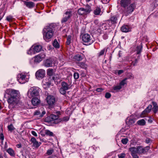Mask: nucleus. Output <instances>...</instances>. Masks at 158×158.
Returning a JSON list of instances; mask_svg holds the SVG:
<instances>
[{
	"label": "nucleus",
	"mask_w": 158,
	"mask_h": 158,
	"mask_svg": "<svg viewBox=\"0 0 158 158\" xmlns=\"http://www.w3.org/2000/svg\"><path fill=\"white\" fill-rule=\"evenodd\" d=\"M19 93L18 90L11 89H7L5 91L4 97L7 99L10 108H18L19 107V99L18 96Z\"/></svg>",
	"instance_id": "obj_1"
},
{
	"label": "nucleus",
	"mask_w": 158,
	"mask_h": 158,
	"mask_svg": "<svg viewBox=\"0 0 158 158\" xmlns=\"http://www.w3.org/2000/svg\"><path fill=\"white\" fill-rule=\"evenodd\" d=\"M130 0H121L120 5L123 8V12L126 16H128L131 14L136 7L135 4L134 3L130 4Z\"/></svg>",
	"instance_id": "obj_2"
},
{
	"label": "nucleus",
	"mask_w": 158,
	"mask_h": 158,
	"mask_svg": "<svg viewBox=\"0 0 158 158\" xmlns=\"http://www.w3.org/2000/svg\"><path fill=\"white\" fill-rule=\"evenodd\" d=\"M40 91V89L38 87H31L28 91L27 96L29 98L37 97L39 96Z\"/></svg>",
	"instance_id": "obj_3"
},
{
	"label": "nucleus",
	"mask_w": 158,
	"mask_h": 158,
	"mask_svg": "<svg viewBox=\"0 0 158 158\" xmlns=\"http://www.w3.org/2000/svg\"><path fill=\"white\" fill-rule=\"evenodd\" d=\"M91 11V6L87 4L85 6V8L81 7L79 9L77 10V13L80 15L85 17Z\"/></svg>",
	"instance_id": "obj_4"
},
{
	"label": "nucleus",
	"mask_w": 158,
	"mask_h": 158,
	"mask_svg": "<svg viewBox=\"0 0 158 158\" xmlns=\"http://www.w3.org/2000/svg\"><path fill=\"white\" fill-rule=\"evenodd\" d=\"M54 113L56 114L57 115L54 114L50 115V126L52 125V123L57 124L60 122V119H58L59 115H60V112L57 111Z\"/></svg>",
	"instance_id": "obj_5"
},
{
	"label": "nucleus",
	"mask_w": 158,
	"mask_h": 158,
	"mask_svg": "<svg viewBox=\"0 0 158 158\" xmlns=\"http://www.w3.org/2000/svg\"><path fill=\"white\" fill-rule=\"evenodd\" d=\"M72 11L68 10L66 11L64 14L63 17L62 19L61 22L63 23H65L69 20L72 17Z\"/></svg>",
	"instance_id": "obj_6"
},
{
	"label": "nucleus",
	"mask_w": 158,
	"mask_h": 158,
	"mask_svg": "<svg viewBox=\"0 0 158 158\" xmlns=\"http://www.w3.org/2000/svg\"><path fill=\"white\" fill-rule=\"evenodd\" d=\"M57 64L56 58L55 57L50 58V67L53 66L54 69H50V77L53 74L56 70V66Z\"/></svg>",
	"instance_id": "obj_7"
},
{
	"label": "nucleus",
	"mask_w": 158,
	"mask_h": 158,
	"mask_svg": "<svg viewBox=\"0 0 158 158\" xmlns=\"http://www.w3.org/2000/svg\"><path fill=\"white\" fill-rule=\"evenodd\" d=\"M61 87L60 89V93L64 95L66 93V91L70 89V85L65 81H63L61 83Z\"/></svg>",
	"instance_id": "obj_8"
},
{
	"label": "nucleus",
	"mask_w": 158,
	"mask_h": 158,
	"mask_svg": "<svg viewBox=\"0 0 158 158\" xmlns=\"http://www.w3.org/2000/svg\"><path fill=\"white\" fill-rule=\"evenodd\" d=\"M47 77L44 78L43 81V86L45 89H48L49 87V69L47 70Z\"/></svg>",
	"instance_id": "obj_9"
},
{
	"label": "nucleus",
	"mask_w": 158,
	"mask_h": 158,
	"mask_svg": "<svg viewBox=\"0 0 158 158\" xmlns=\"http://www.w3.org/2000/svg\"><path fill=\"white\" fill-rule=\"evenodd\" d=\"M44 39L47 42L49 41V25L47 26L43 29Z\"/></svg>",
	"instance_id": "obj_10"
},
{
	"label": "nucleus",
	"mask_w": 158,
	"mask_h": 158,
	"mask_svg": "<svg viewBox=\"0 0 158 158\" xmlns=\"http://www.w3.org/2000/svg\"><path fill=\"white\" fill-rule=\"evenodd\" d=\"M82 41L85 43L90 44L93 43L90 35L88 34H84L82 37Z\"/></svg>",
	"instance_id": "obj_11"
},
{
	"label": "nucleus",
	"mask_w": 158,
	"mask_h": 158,
	"mask_svg": "<svg viewBox=\"0 0 158 158\" xmlns=\"http://www.w3.org/2000/svg\"><path fill=\"white\" fill-rule=\"evenodd\" d=\"M46 57L44 53H40L34 57V61L36 63H38L43 60Z\"/></svg>",
	"instance_id": "obj_12"
},
{
	"label": "nucleus",
	"mask_w": 158,
	"mask_h": 158,
	"mask_svg": "<svg viewBox=\"0 0 158 158\" xmlns=\"http://www.w3.org/2000/svg\"><path fill=\"white\" fill-rule=\"evenodd\" d=\"M45 75V72L43 69H40L37 70L35 73V77L39 80L43 78Z\"/></svg>",
	"instance_id": "obj_13"
},
{
	"label": "nucleus",
	"mask_w": 158,
	"mask_h": 158,
	"mask_svg": "<svg viewBox=\"0 0 158 158\" xmlns=\"http://www.w3.org/2000/svg\"><path fill=\"white\" fill-rule=\"evenodd\" d=\"M26 77V75L23 73L19 74L18 75V80L21 84L25 83L28 81V79Z\"/></svg>",
	"instance_id": "obj_14"
},
{
	"label": "nucleus",
	"mask_w": 158,
	"mask_h": 158,
	"mask_svg": "<svg viewBox=\"0 0 158 158\" xmlns=\"http://www.w3.org/2000/svg\"><path fill=\"white\" fill-rule=\"evenodd\" d=\"M57 101V98H56L54 96L50 95V109L55 106Z\"/></svg>",
	"instance_id": "obj_15"
},
{
	"label": "nucleus",
	"mask_w": 158,
	"mask_h": 158,
	"mask_svg": "<svg viewBox=\"0 0 158 158\" xmlns=\"http://www.w3.org/2000/svg\"><path fill=\"white\" fill-rule=\"evenodd\" d=\"M139 146L137 148L135 147H131L129 148V151L131 152V155H136L138 154L139 155Z\"/></svg>",
	"instance_id": "obj_16"
},
{
	"label": "nucleus",
	"mask_w": 158,
	"mask_h": 158,
	"mask_svg": "<svg viewBox=\"0 0 158 158\" xmlns=\"http://www.w3.org/2000/svg\"><path fill=\"white\" fill-rule=\"evenodd\" d=\"M117 17L116 16H113L111 17L107 21L109 23V25L111 26L112 24H115L117 23Z\"/></svg>",
	"instance_id": "obj_17"
},
{
	"label": "nucleus",
	"mask_w": 158,
	"mask_h": 158,
	"mask_svg": "<svg viewBox=\"0 0 158 158\" xmlns=\"http://www.w3.org/2000/svg\"><path fill=\"white\" fill-rule=\"evenodd\" d=\"M30 141L31 143H33V146L35 148H38L40 146L41 144V142H38L37 141L36 139L34 137H32L31 138Z\"/></svg>",
	"instance_id": "obj_18"
},
{
	"label": "nucleus",
	"mask_w": 158,
	"mask_h": 158,
	"mask_svg": "<svg viewBox=\"0 0 158 158\" xmlns=\"http://www.w3.org/2000/svg\"><path fill=\"white\" fill-rule=\"evenodd\" d=\"M139 155L142 154H144L148 152L150 149V147L147 146L144 148H143L141 146H139Z\"/></svg>",
	"instance_id": "obj_19"
},
{
	"label": "nucleus",
	"mask_w": 158,
	"mask_h": 158,
	"mask_svg": "<svg viewBox=\"0 0 158 158\" xmlns=\"http://www.w3.org/2000/svg\"><path fill=\"white\" fill-rule=\"evenodd\" d=\"M121 30L124 32H127L130 31L131 28L127 25H124L121 28Z\"/></svg>",
	"instance_id": "obj_20"
},
{
	"label": "nucleus",
	"mask_w": 158,
	"mask_h": 158,
	"mask_svg": "<svg viewBox=\"0 0 158 158\" xmlns=\"http://www.w3.org/2000/svg\"><path fill=\"white\" fill-rule=\"evenodd\" d=\"M32 99L31 102L32 104L34 106H37L38 105L40 102V100L37 97H34Z\"/></svg>",
	"instance_id": "obj_21"
},
{
	"label": "nucleus",
	"mask_w": 158,
	"mask_h": 158,
	"mask_svg": "<svg viewBox=\"0 0 158 158\" xmlns=\"http://www.w3.org/2000/svg\"><path fill=\"white\" fill-rule=\"evenodd\" d=\"M33 48L35 53H38L40 52L42 49V46L40 45L35 44L33 45Z\"/></svg>",
	"instance_id": "obj_22"
},
{
	"label": "nucleus",
	"mask_w": 158,
	"mask_h": 158,
	"mask_svg": "<svg viewBox=\"0 0 158 158\" xmlns=\"http://www.w3.org/2000/svg\"><path fill=\"white\" fill-rule=\"evenodd\" d=\"M24 4L29 8H31L34 7L35 6V3L32 2L24 1Z\"/></svg>",
	"instance_id": "obj_23"
},
{
	"label": "nucleus",
	"mask_w": 158,
	"mask_h": 158,
	"mask_svg": "<svg viewBox=\"0 0 158 158\" xmlns=\"http://www.w3.org/2000/svg\"><path fill=\"white\" fill-rule=\"evenodd\" d=\"M84 56L82 54H78L74 56L73 59L77 61H80L84 58Z\"/></svg>",
	"instance_id": "obj_24"
},
{
	"label": "nucleus",
	"mask_w": 158,
	"mask_h": 158,
	"mask_svg": "<svg viewBox=\"0 0 158 158\" xmlns=\"http://www.w3.org/2000/svg\"><path fill=\"white\" fill-rule=\"evenodd\" d=\"M152 103L153 106V107L152 109V111L154 113L156 114L158 110V106L156 102L154 101H152Z\"/></svg>",
	"instance_id": "obj_25"
},
{
	"label": "nucleus",
	"mask_w": 158,
	"mask_h": 158,
	"mask_svg": "<svg viewBox=\"0 0 158 158\" xmlns=\"http://www.w3.org/2000/svg\"><path fill=\"white\" fill-rule=\"evenodd\" d=\"M6 152L11 156H14L15 155V153L14 150L11 148H9L6 150Z\"/></svg>",
	"instance_id": "obj_26"
},
{
	"label": "nucleus",
	"mask_w": 158,
	"mask_h": 158,
	"mask_svg": "<svg viewBox=\"0 0 158 158\" xmlns=\"http://www.w3.org/2000/svg\"><path fill=\"white\" fill-rule=\"evenodd\" d=\"M52 44L55 48L57 49L60 48V45L56 39H55L53 41Z\"/></svg>",
	"instance_id": "obj_27"
},
{
	"label": "nucleus",
	"mask_w": 158,
	"mask_h": 158,
	"mask_svg": "<svg viewBox=\"0 0 158 158\" xmlns=\"http://www.w3.org/2000/svg\"><path fill=\"white\" fill-rule=\"evenodd\" d=\"M45 97L46 99H45V102H46V103L48 104V107H49V94L47 92H45Z\"/></svg>",
	"instance_id": "obj_28"
},
{
	"label": "nucleus",
	"mask_w": 158,
	"mask_h": 158,
	"mask_svg": "<svg viewBox=\"0 0 158 158\" xmlns=\"http://www.w3.org/2000/svg\"><path fill=\"white\" fill-rule=\"evenodd\" d=\"M27 53L29 55H32L36 53L34 50L33 45L31 47L30 49L27 51Z\"/></svg>",
	"instance_id": "obj_29"
},
{
	"label": "nucleus",
	"mask_w": 158,
	"mask_h": 158,
	"mask_svg": "<svg viewBox=\"0 0 158 158\" xmlns=\"http://www.w3.org/2000/svg\"><path fill=\"white\" fill-rule=\"evenodd\" d=\"M101 10L99 7H97L94 11V13L95 15H100Z\"/></svg>",
	"instance_id": "obj_30"
},
{
	"label": "nucleus",
	"mask_w": 158,
	"mask_h": 158,
	"mask_svg": "<svg viewBox=\"0 0 158 158\" xmlns=\"http://www.w3.org/2000/svg\"><path fill=\"white\" fill-rule=\"evenodd\" d=\"M43 64L44 66L46 67H49V59H48L47 60H44Z\"/></svg>",
	"instance_id": "obj_31"
},
{
	"label": "nucleus",
	"mask_w": 158,
	"mask_h": 158,
	"mask_svg": "<svg viewBox=\"0 0 158 158\" xmlns=\"http://www.w3.org/2000/svg\"><path fill=\"white\" fill-rule=\"evenodd\" d=\"M78 65L84 69H85L87 67V65L84 63L82 62L79 63Z\"/></svg>",
	"instance_id": "obj_32"
},
{
	"label": "nucleus",
	"mask_w": 158,
	"mask_h": 158,
	"mask_svg": "<svg viewBox=\"0 0 158 158\" xmlns=\"http://www.w3.org/2000/svg\"><path fill=\"white\" fill-rule=\"evenodd\" d=\"M137 124L139 125L143 126L145 124V121L143 119L138 120L137 122Z\"/></svg>",
	"instance_id": "obj_33"
},
{
	"label": "nucleus",
	"mask_w": 158,
	"mask_h": 158,
	"mask_svg": "<svg viewBox=\"0 0 158 158\" xmlns=\"http://www.w3.org/2000/svg\"><path fill=\"white\" fill-rule=\"evenodd\" d=\"M142 49V46H137L136 47V51L137 54H139L141 52Z\"/></svg>",
	"instance_id": "obj_34"
},
{
	"label": "nucleus",
	"mask_w": 158,
	"mask_h": 158,
	"mask_svg": "<svg viewBox=\"0 0 158 158\" xmlns=\"http://www.w3.org/2000/svg\"><path fill=\"white\" fill-rule=\"evenodd\" d=\"M127 79V78H125V79L122 80L121 82L120 83L119 85L122 87L123 86H124L125 85L127 84V81H126Z\"/></svg>",
	"instance_id": "obj_35"
},
{
	"label": "nucleus",
	"mask_w": 158,
	"mask_h": 158,
	"mask_svg": "<svg viewBox=\"0 0 158 158\" xmlns=\"http://www.w3.org/2000/svg\"><path fill=\"white\" fill-rule=\"evenodd\" d=\"M72 38V36L71 35H69L67 38V40L66 42V44L67 45H69L71 43V40Z\"/></svg>",
	"instance_id": "obj_36"
},
{
	"label": "nucleus",
	"mask_w": 158,
	"mask_h": 158,
	"mask_svg": "<svg viewBox=\"0 0 158 158\" xmlns=\"http://www.w3.org/2000/svg\"><path fill=\"white\" fill-rule=\"evenodd\" d=\"M122 88V87L119 84L118 85L114 86L113 89L114 90L118 91Z\"/></svg>",
	"instance_id": "obj_37"
},
{
	"label": "nucleus",
	"mask_w": 158,
	"mask_h": 158,
	"mask_svg": "<svg viewBox=\"0 0 158 158\" xmlns=\"http://www.w3.org/2000/svg\"><path fill=\"white\" fill-rule=\"evenodd\" d=\"M152 106L151 105H149L144 110V112L147 111V112L149 113L151 111Z\"/></svg>",
	"instance_id": "obj_38"
},
{
	"label": "nucleus",
	"mask_w": 158,
	"mask_h": 158,
	"mask_svg": "<svg viewBox=\"0 0 158 158\" xmlns=\"http://www.w3.org/2000/svg\"><path fill=\"white\" fill-rule=\"evenodd\" d=\"M139 56H138V58L135 59V61H132L131 63V64L135 66V64H137L138 62V60L139 59Z\"/></svg>",
	"instance_id": "obj_39"
},
{
	"label": "nucleus",
	"mask_w": 158,
	"mask_h": 158,
	"mask_svg": "<svg viewBox=\"0 0 158 158\" xmlns=\"http://www.w3.org/2000/svg\"><path fill=\"white\" fill-rule=\"evenodd\" d=\"M8 130L11 132H12L15 129V128L13 125L11 124L8 125L7 127Z\"/></svg>",
	"instance_id": "obj_40"
},
{
	"label": "nucleus",
	"mask_w": 158,
	"mask_h": 158,
	"mask_svg": "<svg viewBox=\"0 0 158 158\" xmlns=\"http://www.w3.org/2000/svg\"><path fill=\"white\" fill-rule=\"evenodd\" d=\"M128 141V140L127 138H124L122 139L121 142L123 144H126L127 143Z\"/></svg>",
	"instance_id": "obj_41"
},
{
	"label": "nucleus",
	"mask_w": 158,
	"mask_h": 158,
	"mask_svg": "<svg viewBox=\"0 0 158 158\" xmlns=\"http://www.w3.org/2000/svg\"><path fill=\"white\" fill-rule=\"evenodd\" d=\"M127 77L128 78L127 79H133L134 78V76L133 75L130 73H128V74H127Z\"/></svg>",
	"instance_id": "obj_42"
},
{
	"label": "nucleus",
	"mask_w": 158,
	"mask_h": 158,
	"mask_svg": "<svg viewBox=\"0 0 158 158\" xmlns=\"http://www.w3.org/2000/svg\"><path fill=\"white\" fill-rule=\"evenodd\" d=\"M73 77L75 79H78L79 77V74L77 73H75L73 74Z\"/></svg>",
	"instance_id": "obj_43"
},
{
	"label": "nucleus",
	"mask_w": 158,
	"mask_h": 158,
	"mask_svg": "<svg viewBox=\"0 0 158 158\" xmlns=\"http://www.w3.org/2000/svg\"><path fill=\"white\" fill-rule=\"evenodd\" d=\"M69 118L68 116L64 117L62 118V119L61 121L66 122L69 120Z\"/></svg>",
	"instance_id": "obj_44"
},
{
	"label": "nucleus",
	"mask_w": 158,
	"mask_h": 158,
	"mask_svg": "<svg viewBox=\"0 0 158 158\" xmlns=\"http://www.w3.org/2000/svg\"><path fill=\"white\" fill-rule=\"evenodd\" d=\"M111 97V94L108 92H107L106 93L105 95V97L106 98H109Z\"/></svg>",
	"instance_id": "obj_45"
},
{
	"label": "nucleus",
	"mask_w": 158,
	"mask_h": 158,
	"mask_svg": "<svg viewBox=\"0 0 158 158\" xmlns=\"http://www.w3.org/2000/svg\"><path fill=\"white\" fill-rule=\"evenodd\" d=\"M13 19V17L10 15L6 17V19L9 22L12 21Z\"/></svg>",
	"instance_id": "obj_46"
},
{
	"label": "nucleus",
	"mask_w": 158,
	"mask_h": 158,
	"mask_svg": "<svg viewBox=\"0 0 158 158\" xmlns=\"http://www.w3.org/2000/svg\"><path fill=\"white\" fill-rule=\"evenodd\" d=\"M125 156V154L124 153H121L119 155H118L119 158H124Z\"/></svg>",
	"instance_id": "obj_47"
},
{
	"label": "nucleus",
	"mask_w": 158,
	"mask_h": 158,
	"mask_svg": "<svg viewBox=\"0 0 158 158\" xmlns=\"http://www.w3.org/2000/svg\"><path fill=\"white\" fill-rule=\"evenodd\" d=\"M105 50L104 49L102 50L99 53V56H100L104 55L105 52Z\"/></svg>",
	"instance_id": "obj_48"
},
{
	"label": "nucleus",
	"mask_w": 158,
	"mask_h": 158,
	"mask_svg": "<svg viewBox=\"0 0 158 158\" xmlns=\"http://www.w3.org/2000/svg\"><path fill=\"white\" fill-rule=\"evenodd\" d=\"M53 149H50V158H53L55 156V155H52L51 156V155L53 153Z\"/></svg>",
	"instance_id": "obj_49"
},
{
	"label": "nucleus",
	"mask_w": 158,
	"mask_h": 158,
	"mask_svg": "<svg viewBox=\"0 0 158 158\" xmlns=\"http://www.w3.org/2000/svg\"><path fill=\"white\" fill-rule=\"evenodd\" d=\"M129 125H131L135 123V121L133 119H130L129 121Z\"/></svg>",
	"instance_id": "obj_50"
},
{
	"label": "nucleus",
	"mask_w": 158,
	"mask_h": 158,
	"mask_svg": "<svg viewBox=\"0 0 158 158\" xmlns=\"http://www.w3.org/2000/svg\"><path fill=\"white\" fill-rule=\"evenodd\" d=\"M41 113L39 110H36L34 112V115H40Z\"/></svg>",
	"instance_id": "obj_51"
},
{
	"label": "nucleus",
	"mask_w": 158,
	"mask_h": 158,
	"mask_svg": "<svg viewBox=\"0 0 158 158\" xmlns=\"http://www.w3.org/2000/svg\"><path fill=\"white\" fill-rule=\"evenodd\" d=\"M148 113V112H147V111L144 112V110L142 112V113L141 114V116L142 117H143Z\"/></svg>",
	"instance_id": "obj_52"
},
{
	"label": "nucleus",
	"mask_w": 158,
	"mask_h": 158,
	"mask_svg": "<svg viewBox=\"0 0 158 158\" xmlns=\"http://www.w3.org/2000/svg\"><path fill=\"white\" fill-rule=\"evenodd\" d=\"M43 131L44 133L45 134L44 135H49V131L48 130H44Z\"/></svg>",
	"instance_id": "obj_53"
},
{
	"label": "nucleus",
	"mask_w": 158,
	"mask_h": 158,
	"mask_svg": "<svg viewBox=\"0 0 158 158\" xmlns=\"http://www.w3.org/2000/svg\"><path fill=\"white\" fill-rule=\"evenodd\" d=\"M104 90V89L102 88H98L96 89V91L98 92H100Z\"/></svg>",
	"instance_id": "obj_54"
},
{
	"label": "nucleus",
	"mask_w": 158,
	"mask_h": 158,
	"mask_svg": "<svg viewBox=\"0 0 158 158\" xmlns=\"http://www.w3.org/2000/svg\"><path fill=\"white\" fill-rule=\"evenodd\" d=\"M50 136H53L55 140H57L56 137L54 136L53 133L51 131H50Z\"/></svg>",
	"instance_id": "obj_55"
},
{
	"label": "nucleus",
	"mask_w": 158,
	"mask_h": 158,
	"mask_svg": "<svg viewBox=\"0 0 158 158\" xmlns=\"http://www.w3.org/2000/svg\"><path fill=\"white\" fill-rule=\"evenodd\" d=\"M151 142V140L149 138H147L145 140V142L147 143H150Z\"/></svg>",
	"instance_id": "obj_56"
},
{
	"label": "nucleus",
	"mask_w": 158,
	"mask_h": 158,
	"mask_svg": "<svg viewBox=\"0 0 158 158\" xmlns=\"http://www.w3.org/2000/svg\"><path fill=\"white\" fill-rule=\"evenodd\" d=\"M31 133L33 135H34L35 137H37V134H36V132L34 131H31Z\"/></svg>",
	"instance_id": "obj_57"
},
{
	"label": "nucleus",
	"mask_w": 158,
	"mask_h": 158,
	"mask_svg": "<svg viewBox=\"0 0 158 158\" xmlns=\"http://www.w3.org/2000/svg\"><path fill=\"white\" fill-rule=\"evenodd\" d=\"M0 138L2 141H3L4 139V136L2 133L0 134Z\"/></svg>",
	"instance_id": "obj_58"
},
{
	"label": "nucleus",
	"mask_w": 158,
	"mask_h": 158,
	"mask_svg": "<svg viewBox=\"0 0 158 158\" xmlns=\"http://www.w3.org/2000/svg\"><path fill=\"white\" fill-rule=\"evenodd\" d=\"M103 3H107L109 2L110 0H101Z\"/></svg>",
	"instance_id": "obj_59"
},
{
	"label": "nucleus",
	"mask_w": 158,
	"mask_h": 158,
	"mask_svg": "<svg viewBox=\"0 0 158 158\" xmlns=\"http://www.w3.org/2000/svg\"><path fill=\"white\" fill-rule=\"evenodd\" d=\"M123 73V70H118V74L119 75Z\"/></svg>",
	"instance_id": "obj_60"
},
{
	"label": "nucleus",
	"mask_w": 158,
	"mask_h": 158,
	"mask_svg": "<svg viewBox=\"0 0 158 158\" xmlns=\"http://www.w3.org/2000/svg\"><path fill=\"white\" fill-rule=\"evenodd\" d=\"M45 121L46 122H48V123H49V118L48 117H47L45 118Z\"/></svg>",
	"instance_id": "obj_61"
},
{
	"label": "nucleus",
	"mask_w": 158,
	"mask_h": 158,
	"mask_svg": "<svg viewBox=\"0 0 158 158\" xmlns=\"http://www.w3.org/2000/svg\"><path fill=\"white\" fill-rule=\"evenodd\" d=\"M46 114V112L45 111H43L42 112V113L40 115V117H42L43 115Z\"/></svg>",
	"instance_id": "obj_62"
},
{
	"label": "nucleus",
	"mask_w": 158,
	"mask_h": 158,
	"mask_svg": "<svg viewBox=\"0 0 158 158\" xmlns=\"http://www.w3.org/2000/svg\"><path fill=\"white\" fill-rule=\"evenodd\" d=\"M131 155L132 156V158H139V156L137 154Z\"/></svg>",
	"instance_id": "obj_63"
},
{
	"label": "nucleus",
	"mask_w": 158,
	"mask_h": 158,
	"mask_svg": "<svg viewBox=\"0 0 158 158\" xmlns=\"http://www.w3.org/2000/svg\"><path fill=\"white\" fill-rule=\"evenodd\" d=\"M52 80H54V81H55V80H57V77H55L54 76L52 77Z\"/></svg>",
	"instance_id": "obj_64"
}]
</instances>
